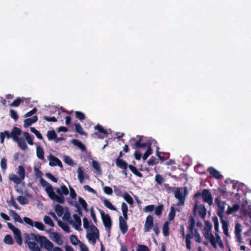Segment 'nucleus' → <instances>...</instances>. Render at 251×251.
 <instances>
[{"mask_svg":"<svg viewBox=\"0 0 251 251\" xmlns=\"http://www.w3.org/2000/svg\"><path fill=\"white\" fill-rule=\"evenodd\" d=\"M11 212L12 214L13 218L15 222H17L22 224L23 223V221H24V219L23 220L16 212L13 210H11Z\"/></svg>","mask_w":251,"mask_h":251,"instance_id":"nucleus-35","label":"nucleus"},{"mask_svg":"<svg viewBox=\"0 0 251 251\" xmlns=\"http://www.w3.org/2000/svg\"><path fill=\"white\" fill-rule=\"evenodd\" d=\"M70 241L71 243L74 245H76L78 243H81L77 238V237L75 235H72L70 236Z\"/></svg>","mask_w":251,"mask_h":251,"instance_id":"nucleus-50","label":"nucleus"},{"mask_svg":"<svg viewBox=\"0 0 251 251\" xmlns=\"http://www.w3.org/2000/svg\"><path fill=\"white\" fill-rule=\"evenodd\" d=\"M92 166L98 172L100 173L101 172L100 164L98 161L93 160L92 161Z\"/></svg>","mask_w":251,"mask_h":251,"instance_id":"nucleus-52","label":"nucleus"},{"mask_svg":"<svg viewBox=\"0 0 251 251\" xmlns=\"http://www.w3.org/2000/svg\"><path fill=\"white\" fill-rule=\"evenodd\" d=\"M103 191L105 194L108 195H112V194L113 193L112 189L110 187H109V186H105L103 188Z\"/></svg>","mask_w":251,"mask_h":251,"instance_id":"nucleus-64","label":"nucleus"},{"mask_svg":"<svg viewBox=\"0 0 251 251\" xmlns=\"http://www.w3.org/2000/svg\"><path fill=\"white\" fill-rule=\"evenodd\" d=\"M102 201L105 206L108 209L114 211H117V208L115 207L108 200L104 199Z\"/></svg>","mask_w":251,"mask_h":251,"instance_id":"nucleus-34","label":"nucleus"},{"mask_svg":"<svg viewBox=\"0 0 251 251\" xmlns=\"http://www.w3.org/2000/svg\"><path fill=\"white\" fill-rule=\"evenodd\" d=\"M207 171L213 177L217 179H221L223 177L220 173L213 167H209Z\"/></svg>","mask_w":251,"mask_h":251,"instance_id":"nucleus-13","label":"nucleus"},{"mask_svg":"<svg viewBox=\"0 0 251 251\" xmlns=\"http://www.w3.org/2000/svg\"><path fill=\"white\" fill-rule=\"evenodd\" d=\"M176 215V209L173 206L171 207L170 211L168 215V219L170 221L174 220Z\"/></svg>","mask_w":251,"mask_h":251,"instance_id":"nucleus-44","label":"nucleus"},{"mask_svg":"<svg viewBox=\"0 0 251 251\" xmlns=\"http://www.w3.org/2000/svg\"><path fill=\"white\" fill-rule=\"evenodd\" d=\"M72 143L75 146H77L82 151H84L86 148L85 145L79 140L77 139H73L71 141Z\"/></svg>","mask_w":251,"mask_h":251,"instance_id":"nucleus-25","label":"nucleus"},{"mask_svg":"<svg viewBox=\"0 0 251 251\" xmlns=\"http://www.w3.org/2000/svg\"><path fill=\"white\" fill-rule=\"evenodd\" d=\"M212 221L214 223V228L216 231V233L219 232V225L218 219L216 216H214L212 217Z\"/></svg>","mask_w":251,"mask_h":251,"instance_id":"nucleus-40","label":"nucleus"},{"mask_svg":"<svg viewBox=\"0 0 251 251\" xmlns=\"http://www.w3.org/2000/svg\"><path fill=\"white\" fill-rule=\"evenodd\" d=\"M15 136V141L16 142L19 146V147L22 150H25L27 148V145L25 143V142L24 141V140L22 138H20L18 136L16 137Z\"/></svg>","mask_w":251,"mask_h":251,"instance_id":"nucleus-16","label":"nucleus"},{"mask_svg":"<svg viewBox=\"0 0 251 251\" xmlns=\"http://www.w3.org/2000/svg\"><path fill=\"white\" fill-rule=\"evenodd\" d=\"M43 119L49 122H56L57 121L55 117H50L47 116H44Z\"/></svg>","mask_w":251,"mask_h":251,"instance_id":"nucleus-63","label":"nucleus"},{"mask_svg":"<svg viewBox=\"0 0 251 251\" xmlns=\"http://www.w3.org/2000/svg\"><path fill=\"white\" fill-rule=\"evenodd\" d=\"M149 248L144 245H139L137 247V251H149Z\"/></svg>","mask_w":251,"mask_h":251,"instance_id":"nucleus-61","label":"nucleus"},{"mask_svg":"<svg viewBox=\"0 0 251 251\" xmlns=\"http://www.w3.org/2000/svg\"><path fill=\"white\" fill-rule=\"evenodd\" d=\"M24 236L25 242L28 245L31 251H41V248L43 247L49 251H51L53 248V243L45 236L27 233H25Z\"/></svg>","mask_w":251,"mask_h":251,"instance_id":"nucleus-1","label":"nucleus"},{"mask_svg":"<svg viewBox=\"0 0 251 251\" xmlns=\"http://www.w3.org/2000/svg\"><path fill=\"white\" fill-rule=\"evenodd\" d=\"M78 178L81 183H83L84 180V172L81 167H79L77 169Z\"/></svg>","mask_w":251,"mask_h":251,"instance_id":"nucleus-33","label":"nucleus"},{"mask_svg":"<svg viewBox=\"0 0 251 251\" xmlns=\"http://www.w3.org/2000/svg\"><path fill=\"white\" fill-rule=\"evenodd\" d=\"M128 168L136 176L139 177H143L142 174L139 172L135 166H133L132 165H129Z\"/></svg>","mask_w":251,"mask_h":251,"instance_id":"nucleus-32","label":"nucleus"},{"mask_svg":"<svg viewBox=\"0 0 251 251\" xmlns=\"http://www.w3.org/2000/svg\"><path fill=\"white\" fill-rule=\"evenodd\" d=\"M193 232H189L186 235L185 238L186 246L188 250L191 249V239L193 238Z\"/></svg>","mask_w":251,"mask_h":251,"instance_id":"nucleus-20","label":"nucleus"},{"mask_svg":"<svg viewBox=\"0 0 251 251\" xmlns=\"http://www.w3.org/2000/svg\"><path fill=\"white\" fill-rule=\"evenodd\" d=\"M153 226V218L152 216L148 215L146 219L144 225V232H147L150 231Z\"/></svg>","mask_w":251,"mask_h":251,"instance_id":"nucleus-9","label":"nucleus"},{"mask_svg":"<svg viewBox=\"0 0 251 251\" xmlns=\"http://www.w3.org/2000/svg\"><path fill=\"white\" fill-rule=\"evenodd\" d=\"M101 219L105 227L110 231L112 226V221L108 214H105L104 211L100 209Z\"/></svg>","mask_w":251,"mask_h":251,"instance_id":"nucleus-4","label":"nucleus"},{"mask_svg":"<svg viewBox=\"0 0 251 251\" xmlns=\"http://www.w3.org/2000/svg\"><path fill=\"white\" fill-rule=\"evenodd\" d=\"M0 166L2 170L3 171H5L7 169L6 159L5 158H3L1 159Z\"/></svg>","mask_w":251,"mask_h":251,"instance_id":"nucleus-62","label":"nucleus"},{"mask_svg":"<svg viewBox=\"0 0 251 251\" xmlns=\"http://www.w3.org/2000/svg\"><path fill=\"white\" fill-rule=\"evenodd\" d=\"M38 120V117L36 116H34L30 118H27L24 121V126L27 127L32 124L36 123Z\"/></svg>","mask_w":251,"mask_h":251,"instance_id":"nucleus-19","label":"nucleus"},{"mask_svg":"<svg viewBox=\"0 0 251 251\" xmlns=\"http://www.w3.org/2000/svg\"><path fill=\"white\" fill-rule=\"evenodd\" d=\"M73 217L75 220V222L73 224V226L75 229L79 230V229H81L80 228V226H81V219L80 217L76 214H74L73 215Z\"/></svg>","mask_w":251,"mask_h":251,"instance_id":"nucleus-17","label":"nucleus"},{"mask_svg":"<svg viewBox=\"0 0 251 251\" xmlns=\"http://www.w3.org/2000/svg\"><path fill=\"white\" fill-rule=\"evenodd\" d=\"M176 189L174 192L175 197L179 201L177 205H184L185 200V196L183 195L182 193L180 191L179 188H175Z\"/></svg>","mask_w":251,"mask_h":251,"instance_id":"nucleus-10","label":"nucleus"},{"mask_svg":"<svg viewBox=\"0 0 251 251\" xmlns=\"http://www.w3.org/2000/svg\"><path fill=\"white\" fill-rule=\"evenodd\" d=\"M164 206L163 204H159L155 209V214L157 216H160L163 210Z\"/></svg>","mask_w":251,"mask_h":251,"instance_id":"nucleus-46","label":"nucleus"},{"mask_svg":"<svg viewBox=\"0 0 251 251\" xmlns=\"http://www.w3.org/2000/svg\"><path fill=\"white\" fill-rule=\"evenodd\" d=\"M58 225L60 227L62 228V229H63L66 232L68 233H69L70 232L69 226L65 223H64L63 222L61 221H59L58 222Z\"/></svg>","mask_w":251,"mask_h":251,"instance_id":"nucleus-39","label":"nucleus"},{"mask_svg":"<svg viewBox=\"0 0 251 251\" xmlns=\"http://www.w3.org/2000/svg\"><path fill=\"white\" fill-rule=\"evenodd\" d=\"M169 222L168 221H166L164 223L163 226V234L164 236L166 237L169 235Z\"/></svg>","mask_w":251,"mask_h":251,"instance_id":"nucleus-31","label":"nucleus"},{"mask_svg":"<svg viewBox=\"0 0 251 251\" xmlns=\"http://www.w3.org/2000/svg\"><path fill=\"white\" fill-rule=\"evenodd\" d=\"M17 200L19 201V202L22 205L26 204L28 203V200L25 197L22 196H18L17 198Z\"/></svg>","mask_w":251,"mask_h":251,"instance_id":"nucleus-49","label":"nucleus"},{"mask_svg":"<svg viewBox=\"0 0 251 251\" xmlns=\"http://www.w3.org/2000/svg\"><path fill=\"white\" fill-rule=\"evenodd\" d=\"M212 226L210 222L209 221H205V226L204 228V231H211Z\"/></svg>","mask_w":251,"mask_h":251,"instance_id":"nucleus-59","label":"nucleus"},{"mask_svg":"<svg viewBox=\"0 0 251 251\" xmlns=\"http://www.w3.org/2000/svg\"><path fill=\"white\" fill-rule=\"evenodd\" d=\"M44 221L46 224L51 226H54V223L51 218L48 216H45L44 217Z\"/></svg>","mask_w":251,"mask_h":251,"instance_id":"nucleus-48","label":"nucleus"},{"mask_svg":"<svg viewBox=\"0 0 251 251\" xmlns=\"http://www.w3.org/2000/svg\"><path fill=\"white\" fill-rule=\"evenodd\" d=\"M155 180L157 183L160 185L164 181L163 177L159 174L156 175Z\"/></svg>","mask_w":251,"mask_h":251,"instance_id":"nucleus-58","label":"nucleus"},{"mask_svg":"<svg viewBox=\"0 0 251 251\" xmlns=\"http://www.w3.org/2000/svg\"><path fill=\"white\" fill-rule=\"evenodd\" d=\"M210 232L211 231H204V236L206 239L209 240L212 246L214 248H217V246L216 245L215 241V237H214L213 235L210 233Z\"/></svg>","mask_w":251,"mask_h":251,"instance_id":"nucleus-14","label":"nucleus"},{"mask_svg":"<svg viewBox=\"0 0 251 251\" xmlns=\"http://www.w3.org/2000/svg\"><path fill=\"white\" fill-rule=\"evenodd\" d=\"M78 201L79 203L81 204V205L82 206L83 209L86 211H88V205L86 201L81 197H78Z\"/></svg>","mask_w":251,"mask_h":251,"instance_id":"nucleus-43","label":"nucleus"},{"mask_svg":"<svg viewBox=\"0 0 251 251\" xmlns=\"http://www.w3.org/2000/svg\"><path fill=\"white\" fill-rule=\"evenodd\" d=\"M52 234L53 236L52 240L58 245H61L63 244V241L60 235L57 232H53Z\"/></svg>","mask_w":251,"mask_h":251,"instance_id":"nucleus-24","label":"nucleus"},{"mask_svg":"<svg viewBox=\"0 0 251 251\" xmlns=\"http://www.w3.org/2000/svg\"><path fill=\"white\" fill-rule=\"evenodd\" d=\"M63 219L64 220H67L70 224L73 223V221H72L71 217V214L68 211H66L64 213V214L63 216Z\"/></svg>","mask_w":251,"mask_h":251,"instance_id":"nucleus-51","label":"nucleus"},{"mask_svg":"<svg viewBox=\"0 0 251 251\" xmlns=\"http://www.w3.org/2000/svg\"><path fill=\"white\" fill-rule=\"evenodd\" d=\"M75 116L76 118L81 121H82L85 118V114L80 111H75Z\"/></svg>","mask_w":251,"mask_h":251,"instance_id":"nucleus-53","label":"nucleus"},{"mask_svg":"<svg viewBox=\"0 0 251 251\" xmlns=\"http://www.w3.org/2000/svg\"><path fill=\"white\" fill-rule=\"evenodd\" d=\"M46 191L51 200L61 204H63L64 203L65 198L63 196V193L61 192V188H57L56 190V192L58 194V195L55 193L53 188L51 185L46 187Z\"/></svg>","mask_w":251,"mask_h":251,"instance_id":"nucleus-2","label":"nucleus"},{"mask_svg":"<svg viewBox=\"0 0 251 251\" xmlns=\"http://www.w3.org/2000/svg\"><path fill=\"white\" fill-rule=\"evenodd\" d=\"M36 154L39 159L41 160L44 159V152L42 147L40 146H37L36 147Z\"/></svg>","mask_w":251,"mask_h":251,"instance_id":"nucleus-27","label":"nucleus"},{"mask_svg":"<svg viewBox=\"0 0 251 251\" xmlns=\"http://www.w3.org/2000/svg\"><path fill=\"white\" fill-rule=\"evenodd\" d=\"M75 131L76 132L79 133L80 135H85V133L83 131V128L81 126L79 123H75Z\"/></svg>","mask_w":251,"mask_h":251,"instance_id":"nucleus-37","label":"nucleus"},{"mask_svg":"<svg viewBox=\"0 0 251 251\" xmlns=\"http://www.w3.org/2000/svg\"><path fill=\"white\" fill-rule=\"evenodd\" d=\"M241 226L240 224H239V223H237V224H236L235 227V231H234L235 235H237V234H241V233L242 231Z\"/></svg>","mask_w":251,"mask_h":251,"instance_id":"nucleus-60","label":"nucleus"},{"mask_svg":"<svg viewBox=\"0 0 251 251\" xmlns=\"http://www.w3.org/2000/svg\"><path fill=\"white\" fill-rule=\"evenodd\" d=\"M116 164L117 166L122 169H127L128 167L127 163L125 160L119 158L116 159Z\"/></svg>","mask_w":251,"mask_h":251,"instance_id":"nucleus-18","label":"nucleus"},{"mask_svg":"<svg viewBox=\"0 0 251 251\" xmlns=\"http://www.w3.org/2000/svg\"><path fill=\"white\" fill-rule=\"evenodd\" d=\"M95 129L98 130L95 132L94 134L96 135L98 138L100 139H103L106 137L108 134V131L106 129L104 128L100 124H98L95 126Z\"/></svg>","mask_w":251,"mask_h":251,"instance_id":"nucleus-8","label":"nucleus"},{"mask_svg":"<svg viewBox=\"0 0 251 251\" xmlns=\"http://www.w3.org/2000/svg\"><path fill=\"white\" fill-rule=\"evenodd\" d=\"M18 174L19 175V177L23 180L25 177V169L22 166H19L18 167Z\"/></svg>","mask_w":251,"mask_h":251,"instance_id":"nucleus-36","label":"nucleus"},{"mask_svg":"<svg viewBox=\"0 0 251 251\" xmlns=\"http://www.w3.org/2000/svg\"><path fill=\"white\" fill-rule=\"evenodd\" d=\"M24 221L26 224L29 225L32 227L35 226L40 230H44L45 226L41 222H33L32 219L26 217L24 218Z\"/></svg>","mask_w":251,"mask_h":251,"instance_id":"nucleus-6","label":"nucleus"},{"mask_svg":"<svg viewBox=\"0 0 251 251\" xmlns=\"http://www.w3.org/2000/svg\"><path fill=\"white\" fill-rule=\"evenodd\" d=\"M198 202L195 204L194 208V212H195L197 209L199 210V215L202 219L204 218L206 215V209L203 204L198 205Z\"/></svg>","mask_w":251,"mask_h":251,"instance_id":"nucleus-11","label":"nucleus"},{"mask_svg":"<svg viewBox=\"0 0 251 251\" xmlns=\"http://www.w3.org/2000/svg\"><path fill=\"white\" fill-rule=\"evenodd\" d=\"M13 234L14 235V238L16 240V242L18 244L21 245L23 243L22 233L21 230L19 229L16 232L13 233Z\"/></svg>","mask_w":251,"mask_h":251,"instance_id":"nucleus-23","label":"nucleus"},{"mask_svg":"<svg viewBox=\"0 0 251 251\" xmlns=\"http://www.w3.org/2000/svg\"><path fill=\"white\" fill-rule=\"evenodd\" d=\"M55 211L59 216H62L64 214L63 208L60 204H56L55 207Z\"/></svg>","mask_w":251,"mask_h":251,"instance_id":"nucleus-38","label":"nucleus"},{"mask_svg":"<svg viewBox=\"0 0 251 251\" xmlns=\"http://www.w3.org/2000/svg\"><path fill=\"white\" fill-rule=\"evenodd\" d=\"M5 243L8 245H12L14 244V241L11 235L7 234L4 238Z\"/></svg>","mask_w":251,"mask_h":251,"instance_id":"nucleus-42","label":"nucleus"},{"mask_svg":"<svg viewBox=\"0 0 251 251\" xmlns=\"http://www.w3.org/2000/svg\"><path fill=\"white\" fill-rule=\"evenodd\" d=\"M239 208L240 206L238 204H235L232 207L228 206L226 211V214L229 215L234 212H236L239 210Z\"/></svg>","mask_w":251,"mask_h":251,"instance_id":"nucleus-28","label":"nucleus"},{"mask_svg":"<svg viewBox=\"0 0 251 251\" xmlns=\"http://www.w3.org/2000/svg\"><path fill=\"white\" fill-rule=\"evenodd\" d=\"M47 137L49 140H54L56 138V134L54 130L48 131Z\"/></svg>","mask_w":251,"mask_h":251,"instance_id":"nucleus-41","label":"nucleus"},{"mask_svg":"<svg viewBox=\"0 0 251 251\" xmlns=\"http://www.w3.org/2000/svg\"><path fill=\"white\" fill-rule=\"evenodd\" d=\"M119 227L121 231V232L125 234L128 230V226L126 223V221H125L124 219L123 218V216H120L119 218Z\"/></svg>","mask_w":251,"mask_h":251,"instance_id":"nucleus-12","label":"nucleus"},{"mask_svg":"<svg viewBox=\"0 0 251 251\" xmlns=\"http://www.w3.org/2000/svg\"><path fill=\"white\" fill-rule=\"evenodd\" d=\"M215 202L217 204L218 207L217 214L220 219H222L224 216L226 202L221 201L220 198H216L215 200Z\"/></svg>","mask_w":251,"mask_h":251,"instance_id":"nucleus-7","label":"nucleus"},{"mask_svg":"<svg viewBox=\"0 0 251 251\" xmlns=\"http://www.w3.org/2000/svg\"><path fill=\"white\" fill-rule=\"evenodd\" d=\"M123 198L125 201L129 204L133 203V200L132 198L127 193H125L123 195Z\"/></svg>","mask_w":251,"mask_h":251,"instance_id":"nucleus-45","label":"nucleus"},{"mask_svg":"<svg viewBox=\"0 0 251 251\" xmlns=\"http://www.w3.org/2000/svg\"><path fill=\"white\" fill-rule=\"evenodd\" d=\"M10 115L12 118H13L15 121H17L19 118V116L17 112L14 109H10Z\"/></svg>","mask_w":251,"mask_h":251,"instance_id":"nucleus-55","label":"nucleus"},{"mask_svg":"<svg viewBox=\"0 0 251 251\" xmlns=\"http://www.w3.org/2000/svg\"><path fill=\"white\" fill-rule=\"evenodd\" d=\"M155 209V206L153 204L147 205L144 208V211L145 212H152Z\"/></svg>","mask_w":251,"mask_h":251,"instance_id":"nucleus-57","label":"nucleus"},{"mask_svg":"<svg viewBox=\"0 0 251 251\" xmlns=\"http://www.w3.org/2000/svg\"><path fill=\"white\" fill-rule=\"evenodd\" d=\"M4 135H5V137H6L7 139H10L12 138L14 141H15V136L16 137L19 136L21 135L22 130L17 127H14L11 132H10L8 130H5L2 132Z\"/></svg>","mask_w":251,"mask_h":251,"instance_id":"nucleus-5","label":"nucleus"},{"mask_svg":"<svg viewBox=\"0 0 251 251\" xmlns=\"http://www.w3.org/2000/svg\"><path fill=\"white\" fill-rule=\"evenodd\" d=\"M147 163L150 166H153L158 163V159L154 156H152L148 161Z\"/></svg>","mask_w":251,"mask_h":251,"instance_id":"nucleus-47","label":"nucleus"},{"mask_svg":"<svg viewBox=\"0 0 251 251\" xmlns=\"http://www.w3.org/2000/svg\"><path fill=\"white\" fill-rule=\"evenodd\" d=\"M9 178L11 181H13L16 184H20L22 180H23L19 176H18L14 174H10Z\"/></svg>","mask_w":251,"mask_h":251,"instance_id":"nucleus-26","label":"nucleus"},{"mask_svg":"<svg viewBox=\"0 0 251 251\" xmlns=\"http://www.w3.org/2000/svg\"><path fill=\"white\" fill-rule=\"evenodd\" d=\"M200 197H201L204 202L207 203L209 205L213 203V198L209 190L204 189L201 192H197L194 196L195 199Z\"/></svg>","mask_w":251,"mask_h":251,"instance_id":"nucleus-3","label":"nucleus"},{"mask_svg":"<svg viewBox=\"0 0 251 251\" xmlns=\"http://www.w3.org/2000/svg\"><path fill=\"white\" fill-rule=\"evenodd\" d=\"M22 101L23 100L21 98H18L10 104V106L12 107H18L20 105Z\"/></svg>","mask_w":251,"mask_h":251,"instance_id":"nucleus-56","label":"nucleus"},{"mask_svg":"<svg viewBox=\"0 0 251 251\" xmlns=\"http://www.w3.org/2000/svg\"><path fill=\"white\" fill-rule=\"evenodd\" d=\"M151 144L150 142L142 143L141 142L139 143V141H136L133 145V148L139 149L145 147H148V148H149V147H151Z\"/></svg>","mask_w":251,"mask_h":251,"instance_id":"nucleus-22","label":"nucleus"},{"mask_svg":"<svg viewBox=\"0 0 251 251\" xmlns=\"http://www.w3.org/2000/svg\"><path fill=\"white\" fill-rule=\"evenodd\" d=\"M50 162L49 165L50 166H55L57 165L58 162L59 161V159L52 155H50L49 156Z\"/></svg>","mask_w":251,"mask_h":251,"instance_id":"nucleus-30","label":"nucleus"},{"mask_svg":"<svg viewBox=\"0 0 251 251\" xmlns=\"http://www.w3.org/2000/svg\"><path fill=\"white\" fill-rule=\"evenodd\" d=\"M152 151L151 147H149L147 150L145 152V153L143 155V160H146L148 157L152 153Z\"/></svg>","mask_w":251,"mask_h":251,"instance_id":"nucleus-54","label":"nucleus"},{"mask_svg":"<svg viewBox=\"0 0 251 251\" xmlns=\"http://www.w3.org/2000/svg\"><path fill=\"white\" fill-rule=\"evenodd\" d=\"M221 219V222L222 225V228L223 229L224 233L226 236H229L228 228V223L227 221L224 220L223 219V218L222 219Z\"/></svg>","mask_w":251,"mask_h":251,"instance_id":"nucleus-21","label":"nucleus"},{"mask_svg":"<svg viewBox=\"0 0 251 251\" xmlns=\"http://www.w3.org/2000/svg\"><path fill=\"white\" fill-rule=\"evenodd\" d=\"M99 233L89 232L87 234L86 237L93 245H95L96 240L99 238Z\"/></svg>","mask_w":251,"mask_h":251,"instance_id":"nucleus-15","label":"nucleus"},{"mask_svg":"<svg viewBox=\"0 0 251 251\" xmlns=\"http://www.w3.org/2000/svg\"><path fill=\"white\" fill-rule=\"evenodd\" d=\"M23 135L25 137L26 140L27 141L29 145H33L34 144L33 140L34 138L33 136H31L27 132H24L23 133Z\"/></svg>","mask_w":251,"mask_h":251,"instance_id":"nucleus-29","label":"nucleus"}]
</instances>
